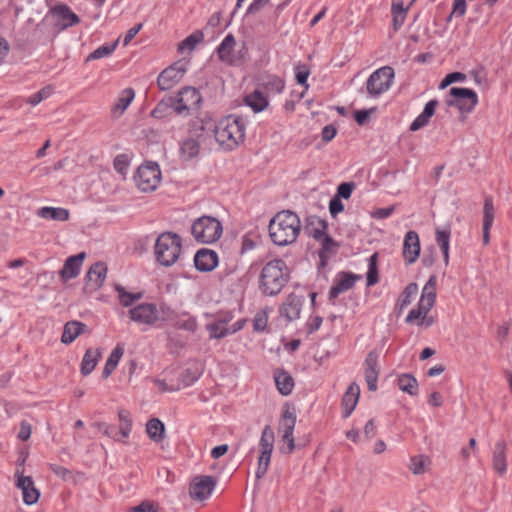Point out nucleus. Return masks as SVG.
<instances>
[{
  "label": "nucleus",
  "instance_id": "nucleus-35",
  "mask_svg": "<svg viewBox=\"0 0 512 512\" xmlns=\"http://www.w3.org/2000/svg\"><path fill=\"white\" fill-rule=\"evenodd\" d=\"M100 357L101 352L99 349L88 348L81 362V374L84 376L89 375L95 369Z\"/></svg>",
  "mask_w": 512,
  "mask_h": 512
},
{
  "label": "nucleus",
  "instance_id": "nucleus-30",
  "mask_svg": "<svg viewBox=\"0 0 512 512\" xmlns=\"http://www.w3.org/2000/svg\"><path fill=\"white\" fill-rule=\"evenodd\" d=\"M327 228L328 224L325 220L317 216H309L307 218L305 230L308 235L312 236L315 240H319L327 236Z\"/></svg>",
  "mask_w": 512,
  "mask_h": 512
},
{
  "label": "nucleus",
  "instance_id": "nucleus-53",
  "mask_svg": "<svg viewBox=\"0 0 512 512\" xmlns=\"http://www.w3.org/2000/svg\"><path fill=\"white\" fill-rule=\"evenodd\" d=\"M417 293L418 285L416 283L408 284L401 294L399 300L400 308L403 309L404 307L408 306L411 303V298L415 296Z\"/></svg>",
  "mask_w": 512,
  "mask_h": 512
},
{
  "label": "nucleus",
  "instance_id": "nucleus-17",
  "mask_svg": "<svg viewBox=\"0 0 512 512\" xmlns=\"http://www.w3.org/2000/svg\"><path fill=\"white\" fill-rule=\"evenodd\" d=\"M304 303V298L294 293L289 294L279 308V313L287 321L299 318Z\"/></svg>",
  "mask_w": 512,
  "mask_h": 512
},
{
  "label": "nucleus",
  "instance_id": "nucleus-2",
  "mask_svg": "<svg viewBox=\"0 0 512 512\" xmlns=\"http://www.w3.org/2000/svg\"><path fill=\"white\" fill-rule=\"evenodd\" d=\"M290 279L289 269L282 259H274L264 265L259 277V290L265 296L278 295Z\"/></svg>",
  "mask_w": 512,
  "mask_h": 512
},
{
  "label": "nucleus",
  "instance_id": "nucleus-60",
  "mask_svg": "<svg viewBox=\"0 0 512 512\" xmlns=\"http://www.w3.org/2000/svg\"><path fill=\"white\" fill-rule=\"evenodd\" d=\"M268 316L265 311L258 312L253 320V327L256 331H264L267 326Z\"/></svg>",
  "mask_w": 512,
  "mask_h": 512
},
{
  "label": "nucleus",
  "instance_id": "nucleus-9",
  "mask_svg": "<svg viewBox=\"0 0 512 512\" xmlns=\"http://www.w3.org/2000/svg\"><path fill=\"white\" fill-rule=\"evenodd\" d=\"M449 94L451 98L446 100V104L458 108L461 112L470 113L478 103L477 94L469 88L453 87Z\"/></svg>",
  "mask_w": 512,
  "mask_h": 512
},
{
  "label": "nucleus",
  "instance_id": "nucleus-41",
  "mask_svg": "<svg viewBox=\"0 0 512 512\" xmlns=\"http://www.w3.org/2000/svg\"><path fill=\"white\" fill-rule=\"evenodd\" d=\"M201 376V371L197 367H188L184 369L179 375L180 388H185L193 385Z\"/></svg>",
  "mask_w": 512,
  "mask_h": 512
},
{
  "label": "nucleus",
  "instance_id": "nucleus-45",
  "mask_svg": "<svg viewBox=\"0 0 512 512\" xmlns=\"http://www.w3.org/2000/svg\"><path fill=\"white\" fill-rule=\"evenodd\" d=\"M272 457V450H262L258 458V466L255 472V477L260 480L267 473Z\"/></svg>",
  "mask_w": 512,
  "mask_h": 512
},
{
  "label": "nucleus",
  "instance_id": "nucleus-44",
  "mask_svg": "<svg viewBox=\"0 0 512 512\" xmlns=\"http://www.w3.org/2000/svg\"><path fill=\"white\" fill-rule=\"evenodd\" d=\"M245 102L254 112H261L268 105L267 99L258 91L246 96Z\"/></svg>",
  "mask_w": 512,
  "mask_h": 512
},
{
  "label": "nucleus",
  "instance_id": "nucleus-25",
  "mask_svg": "<svg viewBox=\"0 0 512 512\" xmlns=\"http://www.w3.org/2000/svg\"><path fill=\"white\" fill-rule=\"evenodd\" d=\"M317 241L321 245V248L318 251V256L320 259L319 267L325 268L328 265L329 259L331 258L332 255L336 254L337 249L340 247V245L329 235Z\"/></svg>",
  "mask_w": 512,
  "mask_h": 512
},
{
  "label": "nucleus",
  "instance_id": "nucleus-13",
  "mask_svg": "<svg viewBox=\"0 0 512 512\" xmlns=\"http://www.w3.org/2000/svg\"><path fill=\"white\" fill-rule=\"evenodd\" d=\"M129 318L142 325L158 326L157 305L155 303H141L128 311Z\"/></svg>",
  "mask_w": 512,
  "mask_h": 512
},
{
  "label": "nucleus",
  "instance_id": "nucleus-56",
  "mask_svg": "<svg viewBox=\"0 0 512 512\" xmlns=\"http://www.w3.org/2000/svg\"><path fill=\"white\" fill-rule=\"evenodd\" d=\"M273 443H274L273 430L269 426H266L262 431L260 445L262 448H273Z\"/></svg>",
  "mask_w": 512,
  "mask_h": 512
},
{
  "label": "nucleus",
  "instance_id": "nucleus-27",
  "mask_svg": "<svg viewBox=\"0 0 512 512\" xmlns=\"http://www.w3.org/2000/svg\"><path fill=\"white\" fill-rule=\"evenodd\" d=\"M296 418L293 413L288 410L284 411L280 420L279 430L282 432V438L287 442L288 448H295L293 429Z\"/></svg>",
  "mask_w": 512,
  "mask_h": 512
},
{
  "label": "nucleus",
  "instance_id": "nucleus-39",
  "mask_svg": "<svg viewBox=\"0 0 512 512\" xmlns=\"http://www.w3.org/2000/svg\"><path fill=\"white\" fill-rule=\"evenodd\" d=\"M146 432L154 442H160L165 433V426L158 418L150 419L146 424Z\"/></svg>",
  "mask_w": 512,
  "mask_h": 512
},
{
  "label": "nucleus",
  "instance_id": "nucleus-10",
  "mask_svg": "<svg viewBox=\"0 0 512 512\" xmlns=\"http://www.w3.org/2000/svg\"><path fill=\"white\" fill-rule=\"evenodd\" d=\"M216 484L213 476H195L189 484L188 494L192 500L203 502L211 496Z\"/></svg>",
  "mask_w": 512,
  "mask_h": 512
},
{
  "label": "nucleus",
  "instance_id": "nucleus-36",
  "mask_svg": "<svg viewBox=\"0 0 512 512\" xmlns=\"http://www.w3.org/2000/svg\"><path fill=\"white\" fill-rule=\"evenodd\" d=\"M200 143L192 137L184 139L180 146V155L184 160H190L199 155Z\"/></svg>",
  "mask_w": 512,
  "mask_h": 512
},
{
  "label": "nucleus",
  "instance_id": "nucleus-32",
  "mask_svg": "<svg viewBox=\"0 0 512 512\" xmlns=\"http://www.w3.org/2000/svg\"><path fill=\"white\" fill-rule=\"evenodd\" d=\"M494 221V206L491 197H486L483 207V242L488 244L490 241V229Z\"/></svg>",
  "mask_w": 512,
  "mask_h": 512
},
{
  "label": "nucleus",
  "instance_id": "nucleus-40",
  "mask_svg": "<svg viewBox=\"0 0 512 512\" xmlns=\"http://www.w3.org/2000/svg\"><path fill=\"white\" fill-rule=\"evenodd\" d=\"M399 389L411 396L418 394V381L412 374H402L398 377Z\"/></svg>",
  "mask_w": 512,
  "mask_h": 512
},
{
  "label": "nucleus",
  "instance_id": "nucleus-46",
  "mask_svg": "<svg viewBox=\"0 0 512 512\" xmlns=\"http://www.w3.org/2000/svg\"><path fill=\"white\" fill-rule=\"evenodd\" d=\"M119 418V430L121 432V437L126 438L131 432L132 429V418L131 414L126 409H120L118 411Z\"/></svg>",
  "mask_w": 512,
  "mask_h": 512
},
{
  "label": "nucleus",
  "instance_id": "nucleus-18",
  "mask_svg": "<svg viewBox=\"0 0 512 512\" xmlns=\"http://www.w3.org/2000/svg\"><path fill=\"white\" fill-rule=\"evenodd\" d=\"M51 13L57 19L56 26L60 30L67 29L80 22V18L65 4L54 6Z\"/></svg>",
  "mask_w": 512,
  "mask_h": 512
},
{
  "label": "nucleus",
  "instance_id": "nucleus-16",
  "mask_svg": "<svg viewBox=\"0 0 512 512\" xmlns=\"http://www.w3.org/2000/svg\"><path fill=\"white\" fill-rule=\"evenodd\" d=\"M379 355L375 350L370 351L364 361L365 380L369 391L377 390V381L380 372L378 365Z\"/></svg>",
  "mask_w": 512,
  "mask_h": 512
},
{
  "label": "nucleus",
  "instance_id": "nucleus-26",
  "mask_svg": "<svg viewBox=\"0 0 512 512\" xmlns=\"http://www.w3.org/2000/svg\"><path fill=\"white\" fill-rule=\"evenodd\" d=\"M407 467L413 475L420 476L431 470L432 460L427 454L417 453L410 457Z\"/></svg>",
  "mask_w": 512,
  "mask_h": 512
},
{
  "label": "nucleus",
  "instance_id": "nucleus-42",
  "mask_svg": "<svg viewBox=\"0 0 512 512\" xmlns=\"http://www.w3.org/2000/svg\"><path fill=\"white\" fill-rule=\"evenodd\" d=\"M135 97V92L132 88H126L121 91L117 102L115 103L113 107L114 112H119V114H122L128 106L131 104Z\"/></svg>",
  "mask_w": 512,
  "mask_h": 512
},
{
  "label": "nucleus",
  "instance_id": "nucleus-14",
  "mask_svg": "<svg viewBox=\"0 0 512 512\" xmlns=\"http://www.w3.org/2000/svg\"><path fill=\"white\" fill-rule=\"evenodd\" d=\"M217 123L207 113H201L191 120L189 125V133L191 136L205 139L206 137L214 136Z\"/></svg>",
  "mask_w": 512,
  "mask_h": 512
},
{
  "label": "nucleus",
  "instance_id": "nucleus-49",
  "mask_svg": "<svg viewBox=\"0 0 512 512\" xmlns=\"http://www.w3.org/2000/svg\"><path fill=\"white\" fill-rule=\"evenodd\" d=\"M204 39V34L202 31L197 30L193 32L191 35L186 37L182 42L178 45V50L182 51L184 49H188L190 51L194 50L196 45L202 42Z\"/></svg>",
  "mask_w": 512,
  "mask_h": 512
},
{
  "label": "nucleus",
  "instance_id": "nucleus-51",
  "mask_svg": "<svg viewBox=\"0 0 512 512\" xmlns=\"http://www.w3.org/2000/svg\"><path fill=\"white\" fill-rule=\"evenodd\" d=\"M177 315L178 314L173 309L165 304H161L159 307L157 306L158 326H160L161 322H167L173 325Z\"/></svg>",
  "mask_w": 512,
  "mask_h": 512
},
{
  "label": "nucleus",
  "instance_id": "nucleus-34",
  "mask_svg": "<svg viewBox=\"0 0 512 512\" xmlns=\"http://www.w3.org/2000/svg\"><path fill=\"white\" fill-rule=\"evenodd\" d=\"M174 97H166L158 102L156 107L151 111V116L157 119H162L171 115L173 112L176 113V103Z\"/></svg>",
  "mask_w": 512,
  "mask_h": 512
},
{
  "label": "nucleus",
  "instance_id": "nucleus-48",
  "mask_svg": "<svg viewBox=\"0 0 512 512\" xmlns=\"http://www.w3.org/2000/svg\"><path fill=\"white\" fill-rule=\"evenodd\" d=\"M173 326L177 329L185 330L188 332H195L197 329V321L192 316L177 315V318L174 321Z\"/></svg>",
  "mask_w": 512,
  "mask_h": 512
},
{
  "label": "nucleus",
  "instance_id": "nucleus-6",
  "mask_svg": "<svg viewBox=\"0 0 512 512\" xmlns=\"http://www.w3.org/2000/svg\"><path fill=\"white\" fill-rule=\"evenodd\" d=\"M436 275H431L424 285L420 300L416 309H412L407 317V323H413L415 320H421L422 316H426L436 302Z\"/></svg>",
  "mask_w": 512,
  "mask_h": 512
},
{
  "label": "nucleus",
  "instance_id": "nucleus-3",
  "mask_svg": "<svg viewBox=\"0 0 512 512\" xmlns=\"http://www.w3.org/2000/svg\"><path fill=\"white\" fill-rule=\"evenodd\" d=\"M215 140L226 150H233L245 138V123L241 116L228 115L216 126Z\"/></svg>",
  "mask_w": 512,
  "mask_h": 512
},
{
  "label": "nucleus",
  "instance_id": "nucleus-37",
  "mask_svg": "<svg viewBox=\"0 0 512 512\" xmlns=\"http://www.w3.org/2000/svg\"><path fill=\"white\" fill-rule=\"evenodd\" d=\"M124 350L120 345H117L110 353L106 364L104 366L102 377L108 378L112 372L116 369L121 357L123 356Z\"/></svg>",
  "mask_w": 512,
  "mask_h": 512
},
{
  "label": "nucleus",
  "instance_id": "nucleus-47",
  "mask_svg": "<svg viewBox=\"0 0 512 512\" xmlns=\"http://www.w3.org/2000/svg\"><path fill=\"white\" fill-rule=\"evenodd\" d=\"M118 42H119V40L117 39L112 44H104V45L98 47L92 53H90L88 55V57L86 58V62H89L92 60H98V59H101V58L111 55L114 52V50L116 49Z\"/></svg>",
  "mask_w": 512,
  "mask_h": 512
},
{
  "label": "nucleus",
  "instance_id": "nucleus-50",
  "mask_svg": "<svg viewBox=\"0 0 512 512\" xmlns=\"http://www.w3.org/2000/svg\"><path fill=\"white\" fill-rule=\"evenodd\" d=\"M368 272H367V286H373L378 283V269H377V261H378V253H374L368 259Z\"/></svg>",
  "mask_w": 512,
  "mask_h": 512
},
{
  "label": "nucleus",
  "instance_id": "nucleus-7",
  "mask_svg": "<svg viewBox=\"0 0 512 512\" xmlns=\"http://www.w3.org/2000/svg\"><path fill=\"white\" fill-rule=\"evenodd\" d=\"M137 187L143 192L154 191L161 181V171L155 162L142 164L134 177Z\"/></svg>",
  "mask_w": 512,
  "mask_h": 512
},
{
  "label": "nucleus",
  "instance_id": "nucleus-54",
  "mask_svg": "<svg viewBox=\"0 0 512 512\" xmlns=\"http://www.w3.org/2000/svg\"><path fill=\"white\" fill-rule=\"evenodd\" d=\"M436 242L441 251L449 250L450 229H436Z\"/></svg>",
  "mask_w": 512,
  "mask_h": 512
},
{
  "label": "nucleus",
  "instance_id": "nucleus-58",
  "mask_svg": "<svg viewBox=\"0 0 512 512\" xmlns=\"http://www.w3.org/2000/svg\"><path fill=\"white\" fill-rule=\"evenodd\" d=\"M51 94L50 87H44L41 90H39L37 93L30 96L27 100V103L31 104L32 106H36L39 104L42 100L48 98Z\"/></svg>",
  "mask_w": 512,
  "mask_h": 512
},
{
  "label": "nucleus",
  "instance_id": "nucleus-29",
  "mask_svg": "<svg viewBox=\"0 0 512 512\" xmlns=\"http://www.w3.org/2000/svg\"><path fill=\"white\" fill-rule=\"evenodd\" d=\"M274 381L279 393L283 396H288L294 389L293 377L284 369H276L274 371Z\"/></svg>",
  "mask_w": 512,
  "mask_h": 512
},
{
  "label": "nucleus",
  "instance_id": "nucleus-15",
  "mask_svg": "<svg viewBox=\"0 0 512 512\" xmlns=\"http://www.w3.org/2000/svg\"><path fill=\"white\" fill-rule=\"evenodd\" d=\"M16 486L22 492L23 501L27 505L35 504L40 496L30 476L22 475V471H15Z\"/></svg>",
  "mask_w": 512,
  "mask_h": 512
},
{
  "label": "nucleus",
  "instance_id": "nucleus-59",
  "mask_svg": "<svg viewBox=\"0 0 512 512\" xmlns=\"http://www.w3.org/2000/svg\"><path fill=\"white\" fill-rule=\"evenodd\" d=\"M114 169L119 172L120 174H125L126 170L129 167V160L127 155L120 154L117 155L113 161Z\"/></svg>",
  "mask_w": 512,
  "mask_h": 512
},
{
  "label": "nucleus",
  "instance_id": "nucleus-23",
  "mask_svg": "<svg viewBox=\"0 0 512 512\" xmlns=\"http://www.w3.org/2000/svg\"><path fill=\"white\" fill-rule=\"evenodd\" d=\"M235 46V37L233 36V34H228L217 47L216 52L218 58L228 65H236L237 57L236 54L233 53Z\"/></svg>",
  "mask_w": 512,
  "mask_h": 512
},
{
  "label": "nucleus",
  "instance_id": "nucleus-33",
  "mask_svg": "<svg viewBox=\"0 0 512 512\" xmlns=\"http://www.w3.org/2000/svg\"><path fill=\"white\" fill-rule=\"evenodd\" d=\"M37 215L43 219L55 221H67L70 213L66 208L45 206L37 210Z\"/></svg>",
  "mask_w": 512,
  "mask_h": 512
},
{
  "label": "nucleus",
  "instance_id": "nucleus-4",
  "mask_svg": "<svg viewBox=\"0 0 512 512\" xmlns=\"http://www.w3.org/2000/svg\"><path fill=\"white\" fill-rule=\"evenodd\" d=\"M182 252V238L174 232H162L156 239L154 255L158 264L171 267L179 259Z\"/></svg>",
  "mask_w": 512,
  "mask_h": 512
},
{
  "label": "nucleus",
  "instance_id": "nucleus-12",
  "mask_svg": "<svg viewBox=\"0 0 512 512\" xmlns=\"http://www.w3.org/2000/svg\"><path fill=\"white\" fill-rule=\"evenodd\" d=\"M187 71L186 64L177 61L165 68L157 78V85L160 90L167 91L177 85Z\"/></svg>",
  "mask_w": 512,
  "mask_h": 512
},
{
  "label": "nucleus",
  "instance_id": "nucleus-20",
  "mask_svg": "<svg viewBox=\"0 0 512 512\" xmlns=\"http://www.w3.org/2000/svg\"><path fill=\"white\" fill-rule=\"evenodd\" d=\"M107 274V266L103 262L94 263L88 270L85 276V288L91 291L99 289Z\"/></svg>",
  "mask_w": 512,
  "mask_h": 512
},
{
  "label": "nucleus",
  "instance_id": "nucleus-63",
  "mask_svg": "<svg viewBox=\"0 0 512 512\" xmlns=\"http://www.w3.org/2000/svg\"><path fill=\"white\" fill-rule=\"evenodd\" d=\"M430 122V118L425 116V114L421 113L416 119L411 123L410 125V131H417L426 125H428Z\"/></svg>",
  "mask_w": 512,
  "mask_h": 512
},
{
  "label": "nucleus",
  "instance_id": "nucleus-22",
  "mask_svg": "<svg viewBox=\"0 0 512 512\" xmlns=\"http://www.w3.org/2000/svg\"><path fill=\"white\" fill-rule=\"evenodd\" d=\"M85 257V252H81L77 255L70 256L65 260L63 268L59 272L62 281L66 282L79 275Z\"/></svg>",
  "mask_w": 512,
  "mask_h": 512
},
{
  "label": "nucleus",
  "instance_id": "nucleus-8",
  "mask_svg": "<svg viewBox=\"0 0 512 512\" xmlns=\"http://www.w3.org/2000/svg\"><path fill=\"white\" fill-rule=\"evenodd\" d=\"M394 70L390 66H384L374 71L366 82L367 93L371 97H377L387 91L392 85Z\"/></svg>",
  "mask_w": 512,
  "mask_h": 512
},
{
  "label": "nucleus",
  "instance_id": "nucleus-57",
  "mask_svg": "<svg viewBox=\"0 0 512 512\" xmlns=\"http://www.w3.org/2000/svg\"><path fill=\"white\" fill-rule=\"evenodd\" d=\"M310 75L309 69L305 65H298L296 67V80L297 83L308 89L307 79Z\"/></svg>",
  "mask_w": 512,
  "mask_h": 512
},
{
  "label": "nucleus",
  "instance_id": "nucleus-5",
  "mask_svg": "<svg viewBox=\"0 0 512 512\" xmlns=\"http://www.w3.org/2000/svg\"><path fill=\"white\" fill-rule=\"evenodd\" d=\"M220 221L211 216L198 218L191 227V233L195 240L200 243H213L222 235Z\"/></svg>",
  "mask_w": 512,
  "mask_h": 512
},
{
  "label": "nucleus",
  "instance_id": "nucleus-64",
  "mask_svg": "<svg viewBox=\"0 0 512 512\" xmlns=\"http://www.w3.org/2000/svg\"><path fill=\"white\" fill-rule=\"evenodd\" d=\"M344 210V205L341 199L334 196L329 202V211L332 216H336L338 213Z\"/></svg>",
  "mask_w": 512,
  "mask_h": 512
},
{
  "label": "nucleus",
  "instance_id": "nucleus-61",
  "mask_svg": "<svg viewBox=\"0 0 512 512\" xmlns=\"http://www.w3.org/2000/svg\"><path fill=\"white\" fill-rule=\"evenodd\" d=\"M159 506L151 501H142L131 508V512H158Z\"/></svg>",
  "mask_w": 512,
  "mask_h": 512
},
{
  "label": "nucleus",
  "instance_id": "nucleus-11",
  "mask_svg": "<svg viewBox=\"0 0 512 512\" xmlns=\"http://www.w3.org/2000/svg\"><path fill=\"white\" fill-rule=\"evenodd\" d=\"M174 99L177 105L176 114L178 115L189 114L190 110L198 109L202 102L200 92L190 86L182 88Z\"/></svg>",
  "mask_w": 512,
  "mask_h": 512
},
{
  "label": "nucleus",
  "instance_id": "nucleus-24",
  "mask_svg": "<svg viewBox=\"0 0 512 512\" xmlns=\"http://www.w3.org/2000/svg\"><path fill=\"white\" fill-rule=\"evenodd\" d=\"M361 279L360 275H355L348 272H342L340 279L330 288L329 300L332 301L339 296V294L352 289L357 280Z\"/></svg>",
  "mask_w": 512,
  "mask_h": 512
},
{
  "label": "nucleus",
  "instance_id": "nucleus-38",
  "mask_svg": "<svg viewBox=\"0 0 512 512\" xmlns=\"http://www.w3.org/2000/svg\"><path fill=\"white\" fill-rule=\"evenodd\" d=\"M115 290L118 293L120 304L124 307H131L135 302L141 300L144 296L143 292H127L125 288L119 284L115 285Z\"/></svg>",
  "mask_w": 512,
  "mask_h": 512
},
{
  "label": "nucleus",
  "instance_id": "nucleus-55",
  "mask_svg": "<svg viewBox=\"0 0 512 512\" xmlns=\"http://www.w3.org/2000/svg\"><path fill=\"white\" fill-rule=\"evenodd\" d=\"M355 188L354 182H343L339 184L337 187V194L335 195L338 198L349 199L353 190Z\"/></svg>",
  "mask_w": 512,
  "mask_h": 512
},
{
  "label": "nucleus",
  "instance_id": "nucleus-28",
  "mask_svg": "<svg viewBox=\"0 0 512 512\" xmlns=\"http://www.w3.org/2000/svg\"><path fill=\"white\" fill-rule=\"evenodd\" d=\"M360 395V387L356 383H352L347 388L342 398L343 416L348 417L355 409Z\"/></svg>",
  "mask_w": 512,
  "mask_h": 512
},
{
  "label": "nucleus",
  "instance_id": "nucleus-62",
  "mask_svg": "<svg viewBox=\"0 0 512 512\" xmlns=\"http://www.w3.org/2000/svg\"><path fill=\"white\" fill-rule=\"evenodd\" d=\"M465 78H466L465 74H463L461 72L450 73V74L446 75V77L442 80V82L440 84V88H445L448 85H450L456 81H463Z\"/></svg>",
  "mask_w": 512,
  "mask_h": 512
},
{
  "label": "nucleus",
  "instance_id": "nucleus-21",
  "mask_svg": "<svg viewBox=\"0 0 512 512\" xmlns=\"http://www.w3.org/2000/svg\"><path fill=\"white\" fill-rule=\"evenodd\" d=\"M195 268L201 272H210L218 265V255L215 251L202 248L194 256Z\"/></svg>",
  "mask_w": 512,
  "mask_h": 512
},
{
  "label": "nucleus",
  "instance_id": "nucleus-43",
  "mask_svg": "<svg viewBox=\"0 0 512 512\" xmlns=\"http://www.w3.org/2000/svg\"><path fill=\"white\" fill-rule=\"evenodd\" d=\"M231 319L225 318L223 320H218L212 324L207 325V330L210 332V337L215 339H222L226 337L230 331L225 327V324Z\"/></svg>",
  "mask_w": 512,
  "mask_h": 512
},
{
  "label": "nucleus",
  "instance_id": "nucleus-31",
  "mask_svg": "<svg viewBox=\"0 0 512 512\" xmlns=\"http://www.w3.org/2000/svg\"><path fill=\"white\" fill-rule=\"evenodd\" d=\"M87 325L79 321H69L64 325L61 342L63 344L72 343L79 335L83 334Z\"/></svg>",
  "mask_w": 512,
  "mask_h": 512
},
{
  "label": "nucleus",
  "instance_id": "nucleus-19",
  "mask_svg": "<svg viewBox=\"0 0 512 512\" xmlns=\"http://www.w3.org/2000/svg\"><path fill=\"white\" fill-rule=\"evenodd\" d=\"M420 254V240L417 232L408 231L403 242V257L407 265L415 263Z\"/></svg>",
  "mask_w": 512,
  "mask_h": 512
},
{
  "label": "nucleus",
  "instance_id": "nucleus-1",
  "mask_svg": "<svg viewBox=\"0 0 512 512\" xmlns=\"http://www.w3.org/2000/svg\"><path fill=\"white\" fill-rule=\"evenodd\" d=\"M300 231V218L291 210L278 212L269 223V236L272 242L278 246H287L294 243Z\"/></svg>",
  "mask_w": 512,
  "mask_h": 512
},
{
  "label": "nucleus",
  "instance_id": "nucleus-52",
  "mask_svg": "<svg viewBox=\"0 0 512 512\" xmlns=\"http://www.w3.org/2000/svg\"><path fill=\"white\" fill-rule=\"evenodd\" d=\"M507 455L504 450H495L492 457L494 470L503 475L506 472Z\"/></svg>",
  "mask_w": 512,
  "mask_h": 512
}]
</instances>
